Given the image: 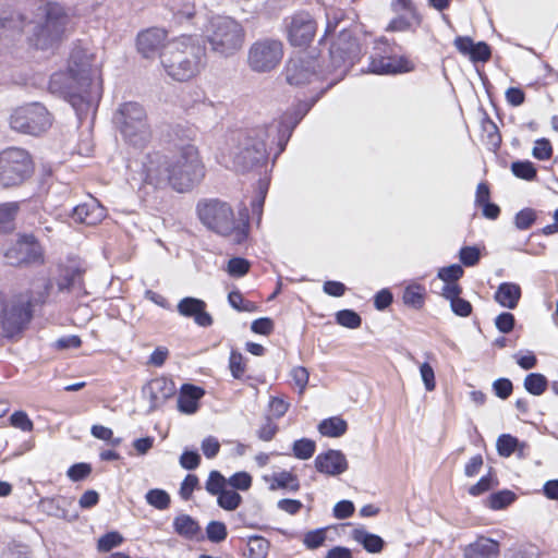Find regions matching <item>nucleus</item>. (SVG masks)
Returning <instances> with one entry per match:
<instances>
[{
	"label": "nucleus",
	"mask_w": 558,
	"mask_h": 558,
	"mask_svg": "<svg viewBox=\"0 0 558 558\" xmlns=\"http://www.w3.org/2000/svg\"><path fill=\"white\" fill-rule=\"evenodd\" d=\"M92 58L86 49L74 48L66 71L53 73L49 82L50 92L69 101L78 116L86 113L101 97V81Z\"/></svg>",
	"instance_id": "obj_1"
},
{
	"label": "nucleus",
	"mask_w": 558,
	"mask_h": 558,
	"mask_svg": "<svg viewBox=\"0 0 558 558\" xmlns=\"http://www.w3.org/2000/svg\"><path fill=\"white\" fill-rule=\"evenodd\" d=\"M355 49L356 43L351 32L342 29L337 41L329 49L331 63L326 70L317 72L316 61L308 56L300 54L289 60L286 69L287 81L291 85H303L330 73H336L337 77H342L348 64L351 63Z\"/></svg>",
	"instance_id": "obj_2"
},
{
	"label": "nucleus",
	"mask_w": 558,
	"mask_h": 558,
	"mask_svg": "<svg viewBox=\"0 0 558 558\" xmlns=\"http://www.w3.org/2000/svg\"><path fill=\"white\" fill-rule=\"evenodd\" d=\"M205 49L191 36L168 41L160 54L167 74L179 82L196 76L205 66Z\"/></svg>",
	"instance_id": "obj_3"
},
{
	"label": "nucleus",
	"mask_w": 558,
	"mask_h": 558,
	"mask_svg": "<svg viewBox=\"0 0 558 558\" xmlns=\"http://www.w3.org/2000/svg\"><path fill=\"white\" fill-rule=\"evenodd\" d=\"M201 222L213 232L228 238L232 243L241 244L247 238L248 226L238 221L229 204L219 199H206L197 204Z\"/></svg>",
	"instance_id": "obj_4"
},
{
	"label": "nucleus",
	"mask_w": 558,
	"mask_h": 558,
	"mask_svg": "<svg viewBox=\"0 0 558 558\" xmlns=\"http://www.w3.org/2000/svg\"><path fill=\"white\" fill-rule=\"evenodd\" d=\"M204 36L214 53L230 58L242 49L245 31L234 19L216 15L211 16L204 26Z\"/></svg>",
	"instance_id": "obj_5"
},
{
	"label": "nucleus",
	"mask_w": 558,
	"mask_h": 558,
	"mask_svg": "<svg viewBox=\"0 0 558 558\" xmlns=\"http://www.w3.org/2000/svg\"><path fill=\"white\" fill-rule=\"evenodd\" d=\"M113 123L129 146L144 148L150 141L151 130L143 105L125 101L113 113Z\"/></svg>",
	"instance_id": "obj_6"
},
{
	"label": "nucleus",
	"mask_w": 558,
	"mask_h": 558,
	"mask_svg": "<svg viewBox=\"0 0 558 558\" xmlns=\"http://www.w3.org/2000/svg\"><path fill=\"white\" fill-rule=\"evenodd\" d=\"M169 160L172 170V189L178 192L192 190L205 175L198 148L193 144L180 146Z\"/></svg>",
	"instance_id": "obj_7"
},
{
	"label": "nucleus",
	"mask_w": 558,
	"mask_h": 558,
	"mask_svg": "<svg viewBox=\"0 0 558 558\" xmlns=\"http://www.w3.org/2000/svg\"><path fill=\"white\" fill-rule=\"evenodd\" d=\"M34 171L31 154L16 146L0 150V187L10 189L22 185Z\"/></svg>",
	"instance_id": "obj_8"
},
{
	"label": "nucleus",
	"mask_w": 558,
	"mask_h": 558,
	"mask_svg": "<svg viewBox=\"0 0 558 558\" xmlns=\"http://www.w3.org/2000/svg\"><path fill=\"white\" fill-rule=\"evenodd\" d=\"M52 116L40 102H28L14 108L9 117V125L16 133L39 136L52 125Z\"/></svg>",
	"instance_id": "obj_9"
},
{
	"label": "nucleus",
	"mask_w": 558,
	"mask_h": 558,
	"mask_svg": "<svg viewBox=\"0 0 558 558\" xmlns=\"http://www.w3.org/2000/svg\"><path fill=\"white\" fill-rule=\"evenodd\" d=\"M68 24V16L59 7H50L46 22L44 25H34L28 23L25 25L26 32H33L29 41L40 49H46L58 40L65 31Z\"/></svg>",
	"instance_id": "obj_10"
},
{
	"label": "nucleus",
	"mask_w": 558,
	"mask_h": 558,
	"mask_svg": "<svg viewBox=\"0 0 558 558\" xmlns=\"http://www.w3.org/2000/svg\"><path fill=\"white\" fill-rule=\"evenodd\" d=\"M283 57V45L276 39H260L255 41L248 49V66L258 73L274 70L281 62Z\"/></svg>",
	"instance_id": "obj_11"
},
{
	"label": "nucleus",
	"mask_w": 558,
	"mask_h": 558,
	"mask_svg": "<svg viewBox=\"0 0 558 558\" xmlns=\"http://www.w3.org/2000/svg\"><path fill=\"white\" fill-rule=\"evenodd\" d=\"M31 306L27 296L21 295L8 302L0 292V325L7 335L13 336L29 322Z\"/></svg>",
	"instance_id": "obj_12"
},
{
	"label": "nucleus",
	"mask_w": 558,
	"mask_h": 558,
	"mask_svg": "<svg viewBox=\"0 0 558 558\" xmlns=\"http://www.w3.org/2000/svg\"><path fill=\"white\" fill-rule=\"evenodd\" d=\"M288 39L293 46H305L316 33V23L307 12H298L286 20Z\"/></svg>",
	"instance_id": "obj_13"
},
{
	"label": "nucleus",
	"mask_w": 558,
	"mask_h": 558,
	"mask_svg": "<svg viewBox=\"0 0 558 558\" xmlns=\"http://www.w3.org/2000/svg\"><path fill=\"white\" fill-rule=\"evenodd\" d=\"M144 181L154 186H172V170L169 157L155 153L146 157L143 165Z\"/></svg>",
	"instance_id": "obj_14"
},
{
	"label": "nucleus",
	"mask_w": 558,
	"mask_h": 558,
	"mask_svg": "<svg viewBox=\"0 0 558 558\" xmlns=\"http://www.w3.org/2000/svg\"><path fill=\"white\" fill-rule=\"evenodd\" d=\"M232 155L235 167L245 170L266 159L267 145L263 140L245 137Z\"/></svg>",
	"instance_id": "obj_15"
},
{
	"label": "nucleus",
	"mask_w": 558,
	"mask_h": 558,
	"mask_svg": "<svg viewBox=\"0 0 558 558\" xmlns=\"http://www.w3.org/2000/svg\"><path fill=\"white\" fill-rule=\"evenodd\" d=\"M5 259L10 265L17 266L21 264L36 262L40 258V246L32 234L22 235L11 247L4 253Z\"/></svg>",
	"instance_id": "obj_16"
},
{
	"label": "nucleus",
	"mask_w": 558,
	"mask_h": 558,
	"mask_svg": "<svg viewBox=\"0 0 558 558\" xmlns=\"http://www.w3.org/2000/svg\"><path fill=\"white\" fill-rule=\"evenodd\" d=\"M167 32L162 28L151 27L137 35L136 46L144 58H154L161 54L160 49H166Z\"/></svg>",
	"instance_id": "obj_17"
},
{
	"label": "nucleus",
	"mask_w": 558,
	"mask_h": 558,
	"mask_svg": "<svg viewBox=\"0 0 558 558\" xmlns=\"http://www.w3.org/2000/svg\"><path fill=\"white\" fill-rule=\"evenodd\" d=\"M174 393L175 386L173 381L165 377L154 378L143 388L144 397L149 400L150 411L160 408Z\"/></svg>",
	"instance_id": "obj_18"
},
{
	"label": "nucleus",
	"mask_w": 558,
	"mask_h": 558,
	"mask_svg": "<svg viewBox=\"0 0 558 558\" xmlns=\"http://www.w3.org/2000/svg\"><path fill=\"white\" fill-rule=\"evenodd\" d=\"M206 307L205 301L192 296L183 298L177 305V310L181 316L193 318L194 323L201 327H209L214 323Z\"/></svg>",
	"instance_id": "obj_19"
},
{
	"label": "nucleus",
	"mask_w": 558,
	"mask_h": 558,
	"mask_svg": "<svg viewBox=\"0 0 558 558\" xmlns=\"http://www.w3.org/2000/svg\"><path fill=\"white\" fill-rule=\"evenodd\" d=\"M412 69V62L404 57L373 56L368 65V71L375 74L403 73Z\"/></svg>",
	"instance_id": "obj_20"
},
{
	"label": "nucleus",
	"mask_w": 558,
	"mask_h": 558,
	"mask_svg": "<svg viewBox=\"0 0 558 558\" xmlns=\"http://www.w3.org/2000/svg\"><path fill=\"white\" fill-rule=\"evenodd\" d=\"M315 468L318 472L336 476L348 470L345 456L339 450H328L315 458Z\"/></svg>",
	"instance_id": "obj_21"
},
{
	"label": "nucleus",
	"mask_w": 558,
	"mask_h": 558,
	"mask_svg": "<svg viewBox=\"0 0 558 558\" xmlns=\"http://www.w3.org/2000/svg\"><path fill=\"white\" fill-rule=\"evenodd\" d=\"M106 216L105 208L94 198L77 205L73 209L72 217L76 222L87 226L99 223Z\"/></svg>",
	"instance_id": "obj_22"
},
{
	"label": "nucleus",
	"mask_w": 558,
	"mask_h": 558,
	"mask_svg": "<svg viewBox=\"0 0 558 558\" xmlns=\"http://www.w3.org/2000/svg\"><path fill=\"white\" fill-rule=\"evenodd\" d=\"M205 391L197 386L185 384L181 387L178 397V409L184 414H193L198 409V402Z\"/></svg>",
	"instance_id": "obj_23"
},
{
	"label": "nucleus",
	"mask_w": 558,
	"mask_h": 558,
	"mask_svg": "<svg viewBox=\"0 0 558 558\" xmlns=\"http://www.w3.org/2000/svg\"><path fill=\"white\" fill-rule=\"evenodd\" d=\"M463 553L465 558H497L499 544L492 538L481 536L465 546Z\"/></svg>",
	"instance_id": "obj_24"
},
{
	"label": "nucleus",
	"mask_w": 558,
	"mask_h": 558,
	"mask_svg": "<svg viewBox=\"0 0 558 558\" xmlns=\"http://www.w3.org/2000/svg\"><path fill=\"white\" fill-rule=\"evenodd\" d=\"M521 287L514 282H502L497 288L494 300L502 307L514 310L521 299Z\"/></svg>",
	"instance_id": "obj_25"
},
{
	"label": "nucleus",
	"mask_w": 558,
	"mask_h": 558,
	"mask_svg": "<svg viewBox=\"0 0 558 558\" xmlns=\"http://www.w3.org/2000/svg\"><path fill=\"white\" fill-rule=\"evenodd\" d=\"M264 480L269 483L270 490L289 489L296 492L300 488L298 477L289 471H281L270 476H264Z\"/></svg>",
	"instance_id": "obj_26"
},
{
	"label": "nucleus",
	"mask_w": 558,
	"mask_h": 558,
	"mask_svg": "<svg viewBox=\"0 0 558 558\" xmlns=\"http://www.w3.org/2000/svg\"><path fill=\"white\" fill-rule=\"evenodd\" d=\"M352 537L355 542L361 544L364 549L372 554L380 553L384 548V539L376 534H372L363 529L353 531Z\"/></svg>",
	"instance_id": "obj_27"
},
{
	"label": "nucleus",
	"mask_w": 558,
	"mask_h": 558,
	"mask_svg": "<svg viewBox=\"0 0 558 558\" xmlns=\"http://www.w3.org/2000/svg\"><path fill=\"white\" fill-rule=\"evenodd\" d=\"M408 15H399L391 20L387 26L389 32H405L411 29L413 26L421 24V16L416 10H403Z\"/></svg>",
	"instance_id": "obj_28"
},
{
	"label": "nucleus",
	"mask_w": 558,
	"mask_h": 558,
	"mask_svg": "<svg viewBox=\"0 0 558 558\" xmlns=\"http://www.w3.org/2000/svg\"><path fill=\"white\" fill-rule=\"evenodd\" d=\"M20 210L17 202L0 204V232H10L14 229V220Z\"/></svg>",
	"instance_id": "obj_29"
},
{
	"label": "nucleus",
	"mask_w": 558,
	"mask_h": 558,
	"mask_svg": "<svg viewBox=\"0 0 558 558\" xmlns=\"http://www.w3.org/2000/svg\"><path fill=\"white\" fill-rule=\"evenodd\" d=\"M347 429V422L338 416L325 418L318 425V430L323 436L332 438L342 436Z\"/></svg>",
	"instance_id": "obj_30"
},
{
	"label": "nucleus",
	"mask_w": 558,
	"mask_h": 558,
	"mask_svg": "<svg viewBox=\"0 0 558 558\" xmlns=\"http://www.w3.org/2000/svg\"><path fill=\"white\" fill-rule=\"evenodd\" d=\"M173 529L179 535L192 538L198 533L199 525L191 515L180 514L173 520Z\"/></svg>",
	"instance_id": "obj_31"
},
{
	"label": "nucleus",
	"mask_w": 558,
	"mask_h": 558,
	"mask_svg": "<svg viewBox=\"0 0 558 558\" xmlns=\"http://www.w3.org/2000/svg\"><path fill=\"white\" fill-rule=\"evenodd\" d=\"M270 543L263 536H250L246 542L247 558H267Z\"/></svg>",
	"instance_id": "obj_32"
},
{
	"label": "nucleus",
	"mask_w": 558,
	"mask_h": 558,
	"mask_svg": "<svg viewBox=\"0 0 558 558\" xmlns=\"http://www.w3.org/2000/svg\"><path fill=\"white\" fill-rule=\"evenodd\" d=\"M523 386L529 393L533 396H541L546 391L548 380L543 374L531 373L525 376Z\"/></svg>",
	"instance_id": "obj_33"
},
{
	"label": "nucleus",
	"mask_w": 558,
	"mask_h": 558,
	"mask_svg": "<svg viewBox=\"0 0 558 558\" xmlns=\"http://www.w3.org/2000/svg\"><path fill=\"white\" fill-rule=\"evenodd\" d=\"M425 290L420 284H411L403 292V302L413 307L421 308L424 305Z\"/></svg>",
	"instance_id": "obj_34"
},
{
	"label": "nucleus",
	"mask_w": 558,
	"mask_h": 558,
	"mask_svg": "<svg viewBox=\"0 0 558 558\" xmlns=\"http://www.w3.org/2000/svg\"><path fill=\"white\" fill-rule=\"evenodd\" d=\"M145 500L149 506L158 510H166L170 506L171 501L170 495L166 490L159 488L149 489L145 495Z\"/></svg>",
	"instance_id": "obj_35"
},
{
	"label": "nucleus",
	"mask_w": 558,
	"mask_h": 558,
	"mask_svg": "<svg viewBox=\"0 0 558 558\" xmlns=\"http://www.w3.org/2000/svg\"><path fill=\"white\" fill-rule=\"evenodd\" d=\"M316 449L314 440L308 438H302L293 442V454L300 460H307L313 457Z\"/></svg>",
	"instance_id": "obj_36"
},
{
	"label": "nucleus",
	"mask_w": 558,
	"mask_h": 558,
	"mask_svg": "<svg viewBox=\"0 0 558 558\" xmlns=\"http://www.w3.org/2000/svg\"><path fill=\"white\" fill-rule=\"evenodd\" d=\"M511 171L512 173L522 180L532 181L536 178V168L534 165L529 161H514L511 163Z\"/></svg>",
	"instance_id": "obj_37"
},
{
	"label": "nucleus",
	"mask_w": 558,
	"mask_h": 558,
	"mask_svg": "<svg viewBox=\"0 0 558 558\" xmlns=\"http://www.w3.org/2000/svg\"><path fill=\"white\" fill-rule=\"evenodd\" d=\"M241 501L242 497L240 494L228 488L221 492L217 499L218 505L227 511L235 510L240 506Z\"/></svg>",
	"instance_id": "obj_38"
},
{
	"label": "nucleus",
	"mask_w": 558,
	"mask_h": 558,
	"mask_svg": "<svg viewBox=\"0 0 558 558\" xmlns=\"http://www.w3.org/2000/svg\"><path fill=\"white\" fill-rule=\"evenodd\" d=\"M515 495L510 490H501L492 494L487 499V505L490 509L500 510L508 507L514 501Z\"/></svg>",
	"instance_id": "obj_39"
},
{
	"label": "nucleus",
	"mask_w": 558,
	"mask_h": 558,
	"mask_svg": "<svg viewBox=\"0 0 558 558\" xmlns=\"http://www.w3.org/2000/svg\"><path fill=\"white\" fill-rule=\"evenodd\" d=\"M518 445L519 440L509 434L500 435L496 444L498 453L501 457H510L515 451Z\"/></svg>",
	"instance_id": "obj_40"
},
{
	"label": "nucleus",
	"mask_w": 558,
	"mask_h": 558,
	"mask_svg": "<svg viewBox=\"0 0 558 558\" xmlns=\"http://www.w3.org/2000/svg\"><path fill=\"white\" fill-rule=\"evenodd\" d=\"M336 320L339 325L350 328L356 329L361 326L362 319L357 313L352 310H342L336 314Z\"/></svg>",
	"instance_id": "obj_41"
},
{
	"label": "nucleus",
	"mask_w": 558,
	"mask_h": 558,
	"mask_svg": "<svg viewBox=\"0 0 558 558\" xmlns=\"http://www.w3.org/2000/svg\"><path fill=\"white\" fill-rule=\"evenodd\" d=\"M82 281V272L78 269H65L62 278L58 282V287L60 291H69L74 286L81 284Z\"/></svg>",
	"instance_id": "obj_42"
},
{
	"label": "nucleus",
	"mask_w": 558,
	"mask_h": 558,
	"mask_svg": "<svg viewBox=\"0 0 558 558\" xmlns=\"http://www.w3.org/2000/svg\"><path fill=\"white\" fill-rule=\"evenodd\" d=\"M122 542L123 537L119 532H109L98 539L97 549L99 551L107 553L112 548L120 546Z\"/></svg>",
	"instance_id": "obj_43"
},
{
	"label": "nucleus",
	"mask_w": 558,
	"mask_h": 558,
	"mask_svg": "<svg viewBox=\"0 0 558 558\" xmlns=\"http://www.w3.org/2000/svg\"><path fill=\"white\" fill-rule=\"evenodd\" d=\"M207 537L213 543H220L226 539L227 526L223 522L211 521L206 527Z\"/></svg>",
	"instance_id": "obj_44"
},
{
	"label": "nucleus",
	"mask_w": 558,
	"mask_h": 558,
	"mask_svg": "<svg viewBox=\"0 0 558 558\" xmlns=\"http://www.w3.org/2000/svg\"><path fill=\"white\" fill-rule=\"evenodd\" d=\"M251 264L242 257H233L228 262L227 271L232 277H243L250 270Z\"/></svg>",
	"instance_id": "obj_45"
},
{
	"label": "nucleus",
	"mask_w": 558,
	"mask_h": 558,
	"mask_svg": "<svg viewBox=\"0 0 558 558\" xmlns=\"http://www.w3.org/2000/svg\"><path fill=\"white\" fill-rule=\"evenodd\" d=\"M226 478L218 471H211L206 482V490L218 496L226 489Z\"/></svg>",
	"instance_id": "obj_46"
},
{
	"label": "nucleus",
	"mask_w": 558,
	"mask_h": 558,
	"mask_svg": "<svg viewBox=\"0 0 558 558\" xmlns=\"http://www.w3.org/2000/svg\"><path fill=\"white\" fill-rule=\"evenodd\" d=\"M326 541V530L317 529L310 531L304 535L303 544L308 549H316L324 545Z\"/></svg>",
	"instance_id": "obj_47"
},
{
	"label": "nucleus",
	"mask_w": 558,
	"mask_h": 558,
	"mask_svg": "<svg viewBox=\"0 0 558 558\" xmlns=\"http://www.w3.org/2000/svg\"><path fill=\"white\" fill-rule=\"evenodd\" d=\"M229 368L232 376L236 379L241 378L245 373L244 356L238 351H231L229 357Z\"/></svg>",
	"instance_id": "obj_48"
},
{
	"label": "nucleus",
	"mask_w": 558,
	"mask_h": 558,
	"mask_svg": "<svg viewBox=\"0 0 558 558\" xmlns=\"http://www.w3.org/2000/svg\"><path fill=\"white\" fill-rule=\"evenodd\" d=\"M535 220L536 213L532 208H524L515 215L514 225L519 230H526Z\"/></svg>",
	"instance_id": "obj_49"
},
{
	"label": "nucleus",
	"mask_w": 558,
	"mask_h": 558,
	"mask_svg": "<svg viewBox=\"0 0 558 558\" xmlns=\"http://www.w3.org/2000/svg\"><path fill=\"white\" fill-rule=\"evenodd\" d=\"M532 155L534 158L538 160L549 159L553 155V147L550 142L546 138L536 140L534 143Z\"/></svg>",
	"instance_id": "obj_50"
},
{
	"label": "nucleus",
	"mask_w": 558,
	"mask_h": 558,
	"mask_svg": "<svg viewBox=\"0 0 558 558\" xmlns=\"http://www.w3.org/2000/svg\"><path fill=\"white\" fill-rule=\"evenodd\" d=\"M463 268L460 265L453 264L440 268L438 271V278L444 282H456L463 276Z\"/></svg>",
	"instance_id": "obj_51"
},
{
	"label": "nucleus",
	"mask_w": 558,
	"mask_h": 558,
	"mask_svg": "<svg viewBox=\"0 0 558 558\" xmlns=\"http://www.w3.org/2000/svg\"><path fill=\"white\" fill-rule=\"evenodd\" d=\"M420 375L424 387L427 391H433L436 388V379L434 368L427 363L420 364Z\"/></svg>",
	"instance_id": "obj_52"
},
{
	"label": "nucleus",
	"mask_w": 558,
	"mask_h": 558,
	"mask_svg": "<svg viewBox=\"0 0 558 558\" xmlns=\"http://www.w3.org/2000/svg\"><path fill=\"white\" fill-rule=\"evenodd\" d=\"M90 433L95 438L109 441L112 446H118L121 442L120 438H113L112 429L102 425H93Z\"/></svg>",
	"instance_id": "obj_53"
},
{
	"label": "nucleus",
	"mask_w": 558,
	"mask_h": 558,
	"mask_svg": "<svg viewBox=\"0 0 558 558\" xmlns=\"http://www.w3.org/2000/svg\"><path fill=\"white\" fill-rule=\"evenodd\" d=\"M514 323V316L509 312H504L495 318V326L502 333H509L513 329Z\"/></svg>",
	"instance_id": "obj_54"
},
{
	"label": "nucleus",
	"mask_w": 558,
	"mask_h": 558,
	"mask_svg": "<svg viewBox=\"0 0 558 558\" xmlns=\"http://www.w3.org/2000/svg\"><path fill=\"white\" fill-rule=\"evenodd\" d=\"M469 58L473 62L488 61V59L490 58V49H489L488 45L484 41L474 44L472 52Z\"/></svg>",
	"instance_id": "obj_55"
},
{
	"label": "nucleus",
	"mask_w": 558,
	"mask_h": 558,
	"mask_svg": "<svg viewBox=\"0 0 558 558\" xmlns=\"http://www.w3.org/2000/svg\"><path fill=\"white\" fill-rule=\"evenodd\" d=\"M228 484L233 488L247 490L252 485V477L246 472H238L228 480Z\"/></svg>",
	"instance_id": "obj_56"
},
{
	"label": "nucleus",
	"mask_w": 558,
	"mask_h": 558,
	"mask_svg": "<svg viewBox=\"0 0 558 558\" xmlns=\"http://www.w3.org/2000/svg\"><path fill=\"white\" fill-rule=\"evenodd\" d=\"M10 421L14 427L20 428L23 432H31L34 426L28 415L23 411L14 412L11 415Z\"/></svg>",
	"instance_id": "obj_57"
},
{
	"label": "nucleus",
	"mask_w": 558,
	"mask_h": 558,
	"mask_svg": "<svg viewBox=\"0 0 558 558\" xmlns=\"http://www.w3.org/2000/svg\"><path fill=\"white\" fill-rule=\"evenodd\" d=\"M198 485V478L194 474H189L185 476L180 487V496L184 500H189L194 492V489Z\"/></svg>",
	"instance_id": "obj_58"
},
{
	"label": "nucleus",
	"mask_w": 558,
	"mask_h": 558,
	"mask_svg": "<svg viewBox=\"0 0 558 558\" xmlns=\"http://www.w3.org/2000/svg\"><path fill=\"white\" fill-rule=\"evenodd\" d=\"M202 451L207 459L215 458L220 450V442L214 436H208L203 439L201 445Z\"/></svg>",
	"instance_id": "obj_59"
},
{
	"label": "nucleus",
	"mask_w": 558,
	"mask_h": 558,
	"mask_svg": "<svg viewBox=\"0 0 558 558\" xmlns=\"http://www.w3.org/2000/svg\"><path fill=\"white\" fill-rule=\"evenodd\" d=\"M294 384L299 387L300 393H303L308 383V372L303 366H296L291 371Z\"/></svg>",
	"instance_id": "obj_60"
},
{
	"label": "nucleus",
	"mask_w": 558,
	"mask_h": 558,
	"mask_svg": "<svg viewBox=\"0 0 558 558\" xmlns=\"http://www.w3.org/2000/svg\"><path fill=\"white\" fill-rule=\"evenodd\" d=\"M513 359L515 360L517 364L525 371L532 369L537 365V359L531 351H527L525 354L518 352L513 355Z\"/></svg>",
	"instance_id": "obj_61"
},
{
	"label": "nucleus",
	"mask_w": 558,
	"mask_h": 558,
	"mask_svg": "<svg viewBox=\"0 0 558 558\" xmlns=\"http://www.w3.org/2000/svg\"><path fill=\"white\" fill-rule=\"evenodd\" d=\"M480 259V251L475 246H465L460 251V260L465 266H474Z\"/></svg>",
	"instance_id": "obj_62"
},
{
	"label": "nucleus",
	"mask_w": 558,
	"mask_h": 558,
	"mask_svg": "<svg viewBox=\"0 0 558 558\" xmlns=\"http://www.w3.org/2000/svg\"><path fill=\"white\" fill-rule=\"evenodd\" d=\"M201 457L196 451L185 450L180 457V465L185 470H194L199 465Z\"/></svg>",
	"instance_id": "obj_63"
},
{
	"label": "nucleus",
	"mask_w": 558,
	"mask_h": 558,
	"mask_svg": "<svg viewBox=\"0 0 558 558\" xmlns=\"http://www.w3.org/2000/svg\"><path fill=\"white\" fill-rule=\"evenodd\" d=\"M452 312L461 317H466L472 313V305L469 301L458 296L450 302Z\"/></svg>",
	"instance_id": "obj_64"
}]
</instances>
